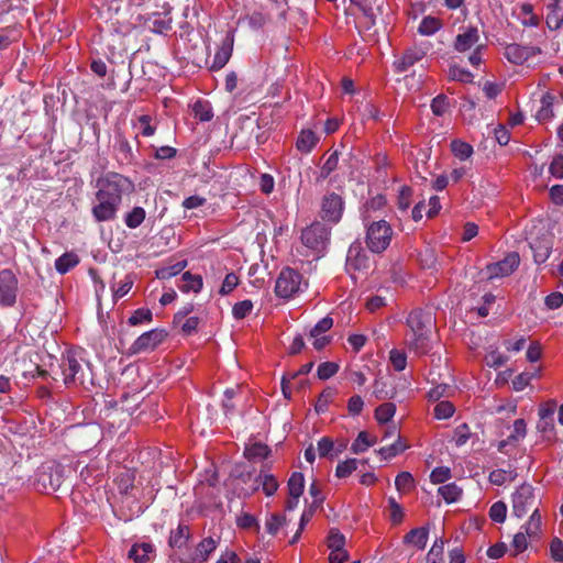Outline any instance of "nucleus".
I'll return each mask as SVG.
<instances>
[{
    "label": "nucleus",
    "mask_w": 563,
    "mask_h": 563,
    "mask_svg": "<svg viewBox=\"0 0 563 563\" xmlns=\"http://www.w3.org/2000/svg\"><path fill=\"white\" fill-rule=\"evenodd\" d=\"M286 525L285 516L277 514H269L265 520V530L271 536H276L278 531Z\"/></svg>",
    "instance_id": "38"
},
{
    "label": "nucleus",
    "mask_w": 563,
    "mask_h": 563,
    "mask_svg": "<svg viewBox=\"0 0 563 563\" xmlns=\"http://www.w3.org/2000/svg\"><path fill=\"white\" fill-rule=\"evenodd\" d=\"M191 311V308H184V310H180L176 316L175 320L176 322L180 323L181 331L186 334H191L197 330V327L199 324V319L197 317H189L185 319L183 322L181 320Z\"/></svg>",
    "instance_id": "29"
},
{
    "label": "nucleus",
    "mask_w": 563,
    "mask_h": 563,
    "mask_svg": "<svg viewBox=\"0 0 563 563\" xmlns=\"http://www.w3.org/2000/svg\"><path fill=\"white\" fill-rule=\"evenodd\" d=\"M376 443L375 438H371L369 434L365 431H361L354 442L351 445V451L354 454H361L368 450L372 445Z\"/></svg>",
    "instance_id": "34"
},
{
    "label": "nucleus",
    "mask_w": 563,
    "mask_h": 563,
    "mask_svg": "<svg viewBox=\"0 0 563 563\" xmlns=\"http://www.w3.org/2000/svg\"><path fill=\"white\" fill-rule=\"evenodd\" d=\"M537 503L534 488L529 484H522L512 494V515L522 518Z\"/></svg>",
    "instance_id": "8"
},
{
    "label": "nucleus",
    "mask_w": 563,
    "mask_h": 563,
    "mask_svg": "<svg viewBox=\"0 0 563 563\" xmlns=\"http://www.w3.org/2000/svg\"><path fill=\"white\" fill-rule=\"evenodd\" d=\"M531 247L533 251V258L537 264H542L549 258L551 247L548 244L538 243L531 245Z\"/></svg>",
    "instance_id": "56"
},
{
    "label": "nucleus",
    "mask_w": 563,
    "mask_h": 563,
    "mask_svg": "<svg viewBox=\"0 0 563 563\" xmlns=\"http://www.w3.org/2000/svg\"><path fill=\"white\" fill-rule=\"evenodd\" d=\"M79 263L75 253H65L55 261V268L59 274H66Z\"/></svg>",
    "instance_id": "35"
},
{
    "label": "nucleus",
    "mask_w": 563,
    "mask_h": 563,
    "mask_svg": "<svg viewBox=\"0 0 563 563\" xmlns=\"http://www.w3.org/2000/svg\"><path fill=\"white\" fill-rule=\"evenodd\" d=\"M216 549H217V541L211 537L205 538L197 545V548L191 556V560L205 562Z\"/></svg>",
    "instance_id": "25"
},
{
    "label": "nucleus",
    "mask_w": 563,
    "mask_h": 563,
    "mask_svg": "<svg viewBox=\"0 0 563 563\" xmlns=\"http://www.w3.org/2000/svg\"><path fill=\"white\" fill-rule=\"evenodd\" d=\"M470 437V428L467 424L463 423L455 428L452 440L456 446H462L468 441Z\"/></svg>",
    "instance_id": "57"
},
{
    "label": "nucleus",
    "mask_w": 563,
    "mask_h": 563,
    "mask_svg": "<svg viewBox=\"0 0 563 563\" xmlns=\"http://www.w3.org/2000/svg\"><path fill=\"white\" fill-rule=\"evenodd\" d=\"M449 108V99L444 95L437 96L431 102V110L433 114L441 117Z\"/></svg>",
    "instance_id": "58"
},
{
    "label": "nucleus",
    "mask_w": 563,
    "mask_h": 563,
    "mask_svg": "<svg viewBox=\"0 0 563 563\" xmlns=\"http://www.w3.org/2000/svg\"><path fill=\"white\" fill-rule=\"evenodd\" d=\"M527 435V423L523 419L515 420L512 431L507 439L498 443V450L508 453V446H516Z\"/></svg>",
    "instance_id": "19"
},
{
    "label": "nucleus",
    "mask_w": 563,
    "mask_h": 563,
    "mask_svg": "<svg viewBox=\"0 0 563 563\" xmlns=\"http://www.w3.org/2000/svg\"><path fill=\"white\" fill-rule=\"evenodd\" d=\"M432 333H406L405 344L409 353L415 356H422L429 353L432 347L431 343Z\"/></svg>",
    "instance_id": "13"
},
{
    "label": "nucleus",
    "mask_w": 563,
    "mask_h": 563,
    "mask_svg": "<svg viewBox=\"0 0 563 563\" xmlns=\"http://www.w3.org/2000/svg\"><path fill=\"white\" fill-rule=\"evenodd\" d=\"M415 485L412 475L409 472H401L396 476L395 486L399 492H408Z\"/></svg>",
    "instance_id": "49"
},
{
    "label": "nucleus",
    "mask_w": 563,
    "mask_h": 563,
    "mask_svg": "<svg viewBox=\"0 0 563 563\" xmlns=\"http://www.w3.org/2000/svg\"><path fill=\"white\" fill-rule=\"evenodd\" d=\"M163 330L154 329L140 335L131 345L133 353L151 352L155 350L165 339Z\"/></svg>",
    "instance_id": "12"
},
{
    "label": "nucleus",
    "mask_w": 563,
    "mask_h": 563,
    "mask_svg": "<svg viewBox=\"0 0 563 563\" xmlns=\"http://www.w3.org/2000/svg\"><path fill=\"white\" fill-rule=\"evenodd\" d=\"M479 32L477 27L467 26L463 27L461 32L456 35L454 41V49L463 53L470 51L471 48H475L479 44Z\"/></svg>",
    "instance_id": "16"
},
{
    "label": "nucleus",
    "mask_w": 563,
    "mask_h": 563,
    "mask_svg": "<svg viewBox=\"0 0 563 563\" xmlns=\"http://www.w3.org/2000/svg\"><path fill=\"white\" fill-rule=\"evenodd\" d=\"M344 203L342 198L334 192L323 197L321 202V218L330 223H338L343 214Z\"/></svg>",
    "instance_id": "10"
},
{
    "label": "nucleus",
    "mask_w": 563,
    "mask_h": 563,
    "mask_svg": "<svg viewBox=\"0 0 563 563\" xmlns=\"http://www.w3.org/2000/svg\"><path fill=\"white\" fill-rule=\"evenodd\" d=\"M517 16L525 26H537L540 22L539 16L533 13V7L523 3L518 8Z\"/></svg>",
    "instance_id": "30"
},
{
    "label": "nucleus",
    "mask_w": 563,
    "mask_h": 563,
    "mask_svg": "<svg viewBox=\"0 0 563 563\" xmlns=\"http://www.w3.org/2000/svg\"><path fill=\"white\" fill-rule=\"evenodd\" d=\"M393 234V228L387 221H374L367 227L366 244L372 252L382 253L389 246Z\"/></svg>",
    "instance_id": "4"
},
{
    "label": "nucleus",
    "mask_w": 563,
    "mask_h": 563,
    "mask_svg": "<svg viewBox=\"0 0 563 563\" xmlns=\"http://www.w3.org/2000/svg\"><path fill=\"white\" fill-rule=\"evenodd\" d=\"M190 537V529L188 526L179 525L178 528L170 533L169 545L172 548H183L187 544Z\"/></svg>",
    "instance_id": "31"
},
{
    "label": "nucleus",
    "mask_w": 563,
    "mask_h": 563,
    "mask_svg": "<svg viewBox=\"0 0 563 563\" xmlns=\"http://www.w3.org/2000/svg\"><path fill=\"white\" fill-rule=\"evenodd\" d=\"M345 538L338 530H331L328 538V547L330 551L344 550Z\"/></svg>",
    "instance_id": "59"
},
{
    "label": "nucleus",
    "mask_w": 563,
    "mask_h": 563,
    "mask_svg": "<svg viewBox=\"0 0 563 563\" xmlns=\"http://www.w3.org/2000/svg\"><path fill=\"white\" fill-rule=\"evenodd\" d=\"M520 263L517 253H509L504 260L486 266L485 275L488 279L500 278L510 275Z\"/></svg>",
    "instance_id": "11"
},
{
    "label": "nucleus",
    "mask_w": 563,
    "mask_h": 563,
    "mask_svg": "<svg viewBox=\"0 0 563 563\" xmlns=\"http://www.w3.org/2000/svg\"><path fill=\"white\" fill-rule=\"evenodd\" d=\"M369 258L360 244H352L347 251L346 265L356 271L366 269Z\"/></svg>",
    "instance_id": "20"
},
{
    "label": "nucleus",
    "mask_w": 563,
    "mask_h": 563,
    "mask_svg": "<svg viewBox=\"0 0 563 563\" xmlns=\"http://www.w3.org/2000/svg\"><path fill=\"white\" fill-rule=\"evenodd\" d=\"M429 531L427 528H416L405 536V542L422 550L427 545Z\"/></svg>",
    "instance_id": "28"
},
{
    "label": "nucleus",
    "mask_w": 563,
    "mask_h": 563,
    "mask_svg": "<svg viewBox=\"0 0 563 563\" xmlns=\"http://www.w3.org/2000/svg\"><path fill=\"white\" fill-rule=\"evenodd\" d=\"M389 361L393 365V367L400 372L406 368L407 365V355L405 352L394 349L389 353Z\"/></svg>",
    "instance_id": "52"
},
{
    "label": "nucleus",
    "mask_w": 563,
    "mask_h": 563,
    "mask_svg": "<svg viewBox=\"0 0 563 563\" xmlns=\"http://www.w3.org/2000/svg\"><path fill=\"white\" fill-rule=\"evenodd\" d=\"M542 528V516L538 508H534L528 521L518 531L508 548V553L511 556H517L529 547V540H537L540 537Z\"/></svg>",
    "instance_id": "3"
},
{
    "label": "nucleus",
    "mask_w": 563,
    "mask_h": 563,
    "mask_svg": "<svg viewBox=\"0 0 563 563\" xmlns=\"http://www.w3.org/2000/svg\"><path fill=\"white\" fill-rule=\"evenodd\" d=\"M98 186L92 216L98 222L113 220L122 201V194L131 188V183L126 177L112 173L99 179Z\"/></svg>",
    "instance_id": "1"
},
{
    "label": "nucleus",
    "mask_w": 563,
    "mask_h": 563,
    "mask_svg": "<svg viewBox=\"0 0 563 563\" xmlns=\"http://www.w3.org/2000/svg\"><path fill=\"white\" fill-rule=\"evenodd\" d=\"M407 333H432V316L422 310H413L407 318Z\"/></svg>",
    "instance_id": "15"
},
{
    "label": "nucleus",
    "mask_w": 563,
    "mask_h": 563,
    "mask_svg": "<svg viewBox=\"0 0 563 563\" xmlns=\"http://www.w3.org/2000/svg\"><path fill=\"white\" fill-rule=\"evenodd\" d=\"M550 554L553 561L563 562V541L559 538H554L550 543Z\"/></svg>",
    "instance_id": "63"
},
{
    "label": "nucleus",
    "mask_w": 563,
    "mask_h": 563,
    "mask_svg": "<svg viewBox=\"0 0 563 563\" xmlns=\"http://www.w3.org/2000/svg\"><path fill=\"white\" fill-rule=\"evenodd\" d=\"M507 506L503 501H496L489 509V517L493 521L501 523L506 520Z\"/></svg>",
    "instance_id": "50"
},
{
    "label": "nucleus",
    "mask_w": 563,
    "mask_h": 563,
    "mask_svg": "<svg viewBox=\"0 0 563 563\" xmlns=\"http://www.w3.org/2000/svg\"><path fill=\"white\" fill-rule=\"evenodd\" d=\"M256 482L262 486L263 492L266 496H272L278 489V482L274 475L265 472H261L256 477Z\"/></svg>",
    "instance_id": "33"
},
{
    "label": "nucleus",
    "mask_w": 563,
    "mask_h": 563,
    "mask_svg": "<svg viewBox=\"0 0 563 563\" xmlns=\"http://www.w3.org/2000/svg\"><path fill=\"white\" fill-rule=\"evenodd\" d=\"M537 54H540V49L538 47L522 46L515 43L508 44L504 49L505 58L515 65H521Z\"/></svg>",
    "instance_id": "14"
},
{
    "label": "nucleus",
    "mask_w": 563,
    "mask_h": 563,
    "mask_svg": "<svg viewBox=\"0 0 563 563\" xmlns=\"http://www.w3.org/2000/svg\"><path fill=\"white\" fill-rule=\"evenodd\" d=\"M185 267H186V262L185 261L177 262L174 265L166 266V267H163L161 269H157L156 271V276L159 279H169V278L178 275L179 273H181Z\"/></svg>",
    "instance_id": "46"
},
{
    "label": "nucleus",
    "mask_w": 563,
    "mask_h": 563,
    "mask_svg": "<svg viewBox=\"0 0 563 563\" xmlns=\"http://www.w3.org/2000/svg\"><path fill=\"white\" fill-rule=\"evenodd\" d=\"M439 495L443 497V499L448 503H455L460 499L462 495V488L459 487L455 483H450L443 486H440L438 489Z\"/></svg>",
    "instance_id": "37"
},
{
    "label": "nucleus",
    "mask_w": 563,
    "mask_h": 563,
    "mask_svg": "<svg viewBox=\"0 0 563 563\" xmlns=\"http://www.w3.org/2000/svg\"><path fill=\"white\" fill-rule=\"evenodd\" d=\"M177 287L183 292H199L202 288V278L200 275H192L186 272L183 274Z\"/></svg>",
    "instance_id": "24"
},
{
    "label": "nucleus",
    "mask_w": 563,
    "mask_h": 563,
    "mask_svg": "<svg viewBox=\"0 0 563 563\" xmlns=\"http://www.w3.org/2000/svg\"><path fill=\"white\" fill-rule=\"evenodd\" d=\"M549 172L555 178H563V154H558L553 157Z\"/></svg>",
    "instance_id": "64"
},
{
    "label": "nucleus",
    "mask_w": 563,
    "mask_h": 563,
    "mask_svg": "<svg viewBox=\"0 0 563 563\" xmlns=\"http://www.w3.org/2000/svg\"><path fill=\"white\" fill-rule=\"evenodd\" d=\"M441 27V22L433 16H426L421 21L418 31L422 35H432Z\"/></svg>",
    "instance_id": "45"
},
{
    "label": "nucleus",
    "mask_w": 563,
    "mask_h": 563,
    "mask_svg": "<svg viewBox=\"0 0 563 563\" xmlns=\"http://www.w3.org/2000/svg\"><path fill=\"white\" fill-rule=\"evenodd\" d=\"M396 413V406L393 402H384L375 409V419L378 423L389 422Z\"/></svg>",
    "instance_id": "36"
},
{
    "label": "nucleus",
    "mask_w": 563,
    "mask_h": 563,
    "mask_svg": "<svg viewBox=\"0 0 563 563\" xmlns=\"http://www.w3.org/2000/svg\"><path fill=\"white\" fill-rule=\"evenodd\" d=\"M146 216L145 210L142 207H134L130 212L125 214L124 222L130 229H136L142 224Z\"/></svg>",
    "instance_id": "39"
},
{
    "label": "nucleus",
    "mask_w": 563,
    "mask_h": 563,
    "mask_svg": "<svg viewBox=\"0 0 563 563\" xmlns=\"http://www.w3.org/2000/svg\"><path fill=\"white\" fill-rule=\"evenodd\" d=\"M514 478L511 471L495 470L489 474V481L494 485H503Z\"/></svg>",
    "instance_id": "60"
},
{
    "label": "nucleus",
    "mask_w": 563,
    "mask_h": 563,
    "mask_svg": "<svg viewBox=\"0 0 563 563\" xmlns=\"http://www.w3.org/2000/svg\"><path fill=\"white\" fill-rule=\"evenodd\" d=\"M406 449L407 445L402 443L400 435H397V439L393 444L380 448L376 453L382 457V460L387 461L400 454Z\"/></svg>",
    "instance_id": "32"
},
{
    "label": "nucleus",
    "mask_w": 563,
    "mask_h": 563,
    "mask_svg": "<svg viewBox=\"0 0 563 563\" xmlns=\"http://www.w3.org/2000/svg\"><path fill=\"white\" fill-rule=\"evenodd\" d=\"M547 8L545 22L548 27L550 30H559L563 24V0H554Z\"/></svg>",
    "instance_id": "22"
},
{
    "label": "nucleus",
    "mask_w": 563,
    "mask_h": 563,
    "mask_svg": "<svg viewBox=\"0 0 563 563\" xmlns=\"http://www.w3.org/2000/svg\"><path fill=\"white\" fill-rule=\"evenodd\" d=\"M65 479V467L56 462L44 465L37 475V483L45 490L55 492Z\"/></svg>",
    "instance_id": "6"
},
{
    "label": "nucleus",
    "mask_w": 563,
    "mask_h": 563,
    "mask_svg": "<svg viewBox=\"0 0 563 563\" xmlns=\"http://www.w3.org/2000/svg\"><path fill=\"white\" fill-rule=\"evenodd\" d=\"M556 97L550 92H547L541 98V107L536 113V119L539 122H545L554 117L553 106Z\"/></svg>",
    "instance_id": "23"
},
{
    "label": "nucleus",
    "mask_w": 563,
    "mask_h": 563,
    "mask_svg": "<svg viewBox=\"0 0 563 563\" xmlns=\"http://www.w3.org/2000/svg\"><path fill=\"white\" fill-rule=\"evenodd\" d=\"M507 361L508 358L496 350L489 351L485 356L486 365L489 367H499Z\"/></svg>",
    "instance_id": "62"
},
{
    "label": "nucleus",
    "mask_w": 563,
    "mask_h": 563,
    "mask_svg": "<svg viewBox=\"0 0 563 563\" xmlns=\"http://www.w3.org/2000/svg\"><path fill=\"white\" fill-rule=\"evenodd\" d=\"M101 474L95 463L84 466L80 471V478L84 483L91 485L95 479Z\"/></svg>",
    "instance_id": "53"
},
{
    "label": "nucleus",
    "mask_w": 563,
    "mask_h": 563,
    "mask_svg": "<svg viewBox=\"0 0 563 563\" xmlns=\"http://www.w3.org/2000/svg\"><path fill=\"white\" fill-rule=\"evenodd\" d=\"M134 279L131 275H126L118 285H112L113 298L118 300L124 297L133 287Z\"/></svg>",
    "instance_id": "44"
},
{
    "label": "nucleus",
    "mask_w": 563,
    "mask_h": 563,
    "mask_svg": "<svg viewBox=\"0 0 563 563\" xmlns=\"http://www.w3.org/2000/svg\"><path fill=\"white\" fill-rule=\"evenodd\" d=\"M305 478L299 472H295L288 481V492L290 497H300L303 493Z\"/></svg>",
    "instance_id": "40"
},
{
    "label": "nucleus",
    "mask_w": 563,
    "mask_h": 563,
    "mask_svg": "<svg viewBox=\"0 0 563 563\" xmlns=\"http://www.w3.org/2000/svg\"><path fill=\"white\" fill-rule=\"evenodd\" d=\"M329 236V229L320 222H314L302 231L301 242L311 251L320 253L327 247Z\"/></svg>",
    "instance_id": "5"
},
{
    "label": "nucleus",
    "mask_w": 563,
    "mask_h": 563,
    "mask_svg": "<svg viewBox=\"0 0 563 563\" xmlns=\"http://www.w3.org/2000/svg\"><path fill=\"white\" fill-rule=\"evenodd\" d=\"M449 77L452 80H457L461 82H471L474 76L466 69L461 68L459 66H451L449 69Z\"/></svg>",
    "instance_id": "55"
},
{
    "label": "nucleus",
    "mask_w": 563,
    "mask_h": 563,
    "mask_svg": "<svg viewBox=\"0 0 563 563\" xmlns=\"http://www.w3.org/2000/svg\"><path fill=\"white\" fill-rule=\"evenodd\" d=\"M451 151L455 157L462 161L470 158L473 154V147L468 143L460 140H454L451 142Z\"/></svg>",
    "instance_id": "43"
},
{
    "label": "nucleus",
    "mask_w": 563,
    "mask_h": 563,
    "mask_svg": "<svg viewBox=\"0 0 563 563\" xmlns=\"http://www.w3.org/2000/svg\"><path fill=\"white\" fill-rule=\"evenodd\" d=\"M253 310V302L250 299L236 302L232 308V314L235 319H243Z\"/></svg>",
    "instance_id": "51"
},
{
    "label": "nucleus",
    "mask_w": 563,
    "mask_h": 563,
    "mask_svg": "<svg viewBox=\"0 0 563 563\" xmlns=\"http://www.w3.org/2000/svg\"><path fill=\"white\" fill-rule=\"evenodd\" d=\"M357 468L356 459H347L338 464L335 468V476L339 478L349 477Z\"/></svg>",
    "instance_id": "47"
},
{
    "label": "nucleus",
    "mask_w": 563,
    "mask_h": 563,
    "mask_svg": "<svg viewBox=\"0 0 563 563\" xmlns=\"http://www.w3.org/2000/svg\"><path fill=\"white\" fill-rule=\"evenodd\" d=\"M339 371V365L334 362H323L318 366V377L320 379H329Z\"/></svg>",
    "instance_id": "54"
},
{
    "label": "nucleus",
    "mask_w": 563,
    "mask_h": 563,
    "mask_svg": "<svg viewBox=\"0 0 563 563\" xmlns=\"http://www.w3.org/2000/svg\"><path fill=\"white\" fill-rule=\"evenodd\" d=\"M145 26L154 33L163 34L170 30L172 18L168 12H155L146 19Z\"/></svg>",
    "instance_id": "21"
},
{
    "label": "nucleus",
    "mask_w": 563,
    "mask_h": 563,
    "mask_svg": "<svg viewBox=\"0 0 563 563\" xmlns=\"http://www.w3.org/2000/svg\"><path fill=\"white\" fill-rule=\"evenodd\" d=\"M454 411L455 408L450 401H440L433 408L434 417L439 420L449 419Z\"/></svg>",
    "instance_id": "48"
},
{
    "label": "nucleus",
    "mask_w": 563,
    "mask_h": 563,
    "mask_svg": "<svg viewBox=\"0 0 563 563\" xmlns=\"http://www.w3.org/2000/svg\"><path fill=\"white\" fill-rule=\"evenodd\" d=\"M154 552V547L151 543L143 542L134 544L129 551V558L133 559L136 563H145L150 561Z\"/></svg>",
    "instance_id": "26"
},
{
    "label": "nucleus",
    "mask_w": 563,
    "mask_h": 563,
    "mask_svg": "<svg viewBox=\"0 0 563 563\" xmlns=\"http://www.w3.org/2000/svg\"><path fill=\"white\" fill-rule=\"evenodd\" d=\"M234 44V35L231 32H228L223 37L221 45L218 47L213 62L212 69H221L229 62Z\"/></svg>",
    "instance_id": "18"
},
{
    "label": "nucleus",
    "mask_w": 563,
    "mask_h": 563,
    "mask_svg": "<svg viewBox=\"0 0 563 563\" xmlns=\"http://www.w3.org/2000/svg\"><path fill=\"white\" fill-rule=\"evenodd\" d=\"M319 137L311 130H302L297 139L296 146L302 153H309L317 145Z\"/></svg>",
    "instance_id": "27"
},
{
    "label": "nucleus",
    "mask_w": 563,
    "mask_h": 563,
    "mask_svg": "<svg viewBox=\"0 0 563 563\" xmlns=\"http://www.w3.org/2000/svg\"><path fill=\"white\" fill-rule=\"evenodd\" d=\"M81 354V351H68L63 357V379L67 386H86L93 383L90 365Z\"/></svg>",
    "instance_id": "2"
},
{
    "label": "nucleus",
    "mask_w": 563,
    "mask_h": 563,
    "mask_svg": "<svg viewBox=\"0 0 563 563\" xmlns=\"http://www.w3.org/2000/svg\"><path fill=\"white\" fill-rule=\"evenodd\" d=\"M451 470L446 466L435 467L430 474V481L433 484H441L450 479Z\"/></svg>",
    "instance_id": "61"
},
{
    "label": "nucleus",
    "mask_w": 563,
    "mask_h": 563,
    "mask_svg": "<svg viewBox=\"0 0 563 563\" xmlns=\"http://www.w3.org/2000/svg\"><path fill=\"white\" fill-rule=\"evenodd\" d=\"M194 114L201 122H208L213 118V112L208 101H197L192 107Z\"/></svg>",
    "instance_id": "42"
},
{
    "label": "nucleus",
    "mask_w": 563,
    "mask_h": 563,
    "mask_svg": "<svg viewBox=\"0 0 563 563\" xmlns=\"http://www.w3.org/2000/svg\"><path fill=\"white\" fill-rule=\"evenodd\" d=\"M271 450L266 444L253 443L245 448L244 455L249 460L265 459L268 456Z\"/></svg>",
    "instance_id": "41"
},
{
    "label": "nucleus",
    "mask_w": 563,
    "mask_h": 563,
    "mask_svg": "<svg viewBox=\"0 0 563 563\" xmlns=\"http://www.w3.org/2000/svg\"><path fill=\"white\" fill-rule=\"evenodd\" d=\"M301 275L291 268H284L276 280L275 292L280 298H290L300 290Z\"/></svg>",
    "instance_id": "7"
},
{
    "label": "nucleus",
    "mask_w": 563,
    "mask_h": 563,
    "mask_svg": "<svg viewBox=\"0 0 563 563\" xmlns=\"http://www.w3.org/2000/svg\"><path fill=\"white\" fill-rule=\"evenodd\" d=\"M18 278L11 269L0 271V305L12 307L18 296Z\"/></svg>",
    "instance_id": "9"
},
{
    "label": "nucleus",
    "mask_w": 563,
    "mask_h": 563,
    "mask_svg": "<svg viewBox=\"0 0 563 563\" xmlns=\"http://www.w3.org/2000/svg\"><path fill=\"white\" fill-rule=\"evenodd\" d=\"M426 54L427 49L422 46L410 47L400 58L394 62V68L397 73L407 71L411 66L421 60Z\"/></svg>",
    "instance_id": "17"
}]
</instances>
